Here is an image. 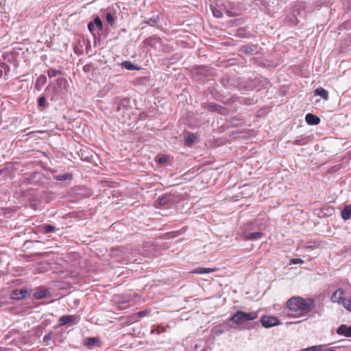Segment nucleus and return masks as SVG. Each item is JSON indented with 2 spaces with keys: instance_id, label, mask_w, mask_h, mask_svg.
Masks as SVG:
<instances>
[{
  "instance_id": "1",
  "label": "nucleus",
  "mask_w": 351,
  "mask_h": 351,
  "mask_svg": "<svg viewBox=\"0 0 351 351\" xmlns=\"http://www.w3.org/2000/svg\"><path fill=\"white\" fill-rule=\"evenodd\" d=\"M287 306L291 311V316L300 317L306 315L314 307L313 300H305L301 297H293L287 302Z\"/></svg>"
},
{
  "instance_id": "2",
  "label": "nucleus",
  "mask_w": 351,
  "mask_h": 351,
  "mask_svg": "<svg viewBox=\"0 0 351 351\" xmlns=\"http://www.w3.org/2000/svg\"><path fill=\"white\" fill-rule=\"evenodd\" d=\"M258 316L257 311H251L246 313L242 311H237L230 318V320L236 324H240L247 321H253Z\"/></svg>"
},
{
  "instance_id": "3",
  "label": "nucleus",
  "mask_w": 351,
  "mask_h": 351,
  "mask_svg": "<svg viewBox=\"0 0 351 351\" xmlns=\"http://www.w3.org/2000/svg\"><path fill=\"white\" fill-rule=\"evenodd\" d=\"M345 291L343 289H337L331 295L330 300L333 303L342 305L343 307L347 302Z\"/></svg>"
},
{
  "instance_id": "4",
  "label": "nucleus",
  "mask_w": 351,
  "mask_h": 351,
  "mask_svg": "<svg viewBox=\"0 0 351 351\" xmlns=\"http://www.w3.org/2000/svg\"><path fill=\"white\" fill-rule=\"evenodd\" d=\"M260 322L265 328H271L280 324L279 319L275 316L263 315L261 317Z\"/></svg>"
},
{
  "instance_id": "5",
  "label": "nucleus",
  "mask_w": 351,
  "mask_h": 351,
  "mask_svg": "<svg viewBox=\"0 0 351 351\" xmlns=\"http://www.w3.org/2000/svg\"><path fill=\"white\" fill-rule=\"evenodd\" d=\"M79 322L78 317L75 315H64L60 318L59 325L64 326L67 324H77Z\"/></svg>"
},
{
  "instance_id": "6",
  "label": "nucleus",
  "mask_w": 351,
  "mask_h": 351,
  "mask_svg": "<svg viewBox=\"0 0 351 351\" xmlns=\"http://www.w3.org/2000/svg\"><path fill=\"white\" fill-rule=\"evenodd\" d=\"M57 88H56V93H62L63 90H66L67 86V80L64 77L58 78L56 80Z\"/></svg>"
},
{
  "instance_id": "7",
  "label": "nucleus",
  "mask_w": 351,
  "mask_h": 351,
  "mask_svg": "<svg viewBox=\"0 0 351 351\" xmlns=\"http://www.w3.org/2000/svg\"><path fill=\"white\" fill-rule=\"evenodd\" d=\"M337 332L346 337H351V326L341 325L338 328Z\"/></svg>"
},
{
  "instance_id": "8",
  "label": "nucleus",
  "mask_w": 351,
  "mask_h": 351,
  "mask_svg": "<svg viewBox=\"0 0 351 351\" xmlns=\"http://www.w3.org/2000/svg\"><path fill=\"white\" fill-rule=\"evenodd\" d=\"M305 119L308 124L313 125H317L320 121L319 117L311 113L306 115Z\"/></svg>"
},
{
  "instance_id": "9",
  "label": "nucleus",
  "mask_w": 351,
  "mask_h": 351,
  "mask_svg": "<svg viewBox=\"0 0 351 351\" xmlns=\"http://www.w3.org/2000/svg\"><path fill=\"white\" fill-rule=\"evenodd\" d=\"M341 217L344 220H348L351 218V205H347L341 211Z\"/></svg>"
},
{
  "instance_id": "10",
  "label": "nucleus",
  "mask_w": 351,
  "mask_h": 351,
  "mask_svg": "<svg viewBox=\"0 0 351 351\" xmlns=\"http://www.w3.org/2000/svg\"><path fill=\"white\" fill-rule=\"evenodd\" d=\"M315 94L322 97L324 99L327 100L328 98V93L323 88H317L315 90Z\"/></svg>"
},
{
  "instance_id": "11",
  "label": "nucleus",
  "mask_w": 351,
  "mask_h": 351,
  "mask_svg": "<svg viewBox=\"0 0 351 351\" xmlns=\"http://www.w3.org/2000/svg\"><path fill=\"white\" fill-rule=\"evenodd\" d=\"M262 237H263V232H253V233H250V234L245 235V239L253 241V240L259 239Z\"/></svg>"
},
{
  "instance_id": "12",
  "label": "nucleus",
  "mask_w": 351,
  "mask_h": 351,
  "mask_svg": "<svg viewBox=\"0 0 351 351\" xmlns=\"http://www.w3.org/2000/svg\"><path fill=\"white\" fill-rule=\"evenodd\" d=\"M216 270H217L216 268H205V267H202V268L195 269L194 270L193 273L198 274H209V273L214 272Z\"/></svg>"
},
{
  "instance_id": "13",
  "label": "nucleus",
  "mask_w": 351,
  "mask_h": 351,
  "mask_svg": "<svg viewBox=\"0 0 351 351\" xmlns=\"http://www.w3.org/2000/svg\"><path fill=\"white\" fill-rule=\"evenodd\" d=\"M47 82V77L45 75H40L36 82L35 87L37 89H40Z\"/></svg>"
},
{
  "instance_id": "14",
  "label": "nucleus",
  "mask_w": 351,
  "mask_h": 351,
  "mask_svg": "<svg viewBox=\"0 0 351 351\" xmlns=\"http://www.w3.org/2000/svg\"><path fill=\"white\" fill-rule=\"evenodd\" d=\"M26 291L25 290H15L12 293V298L14 299H21L25 297Z\"/></svg>"
},
{
  "instance_id": "15",
  "label": "nucleus",
  "mask_w": 351,
  "mask_h": 351,
  "mask_svg": "<svg viewBox=\"0 0 351 351\" xmlns=\"http://www.w3.org/2000/svg\"><path fill=\"white\" fill-rule=\"evenodd\" d=\"M171 200L169 195H165L158 199V204L160 206H166L169 204Z\"/></svg>"
},
{
  "instance_id": "16",
  "label": "nucleus",
  "mask_w": 351,
  "mask_h": 351,
  "mask_svg": "<svg viewBox=\"0 0 351 351\" xmlns=\"http://www.w3.org/2000/svg\"><path fill=\"white\" fill-rule=\"evenodd\" d=\"M121 65L123 67H124L125 69H126L127 70H129V71L138 69V68L136 67L130 61H125V62H122Z\"/></svg>"
},
{
  "instance_id": "17",
  "label": "nucleus",
  "mask_w": 351,
  "mask_h": 351,
  "mask_svg": "<svg viewBox=\"0 0 351 351\" xmlns=\"http://www.w3.org/2000/svg\"><path fill=\"white\" fill-rule=\"evenodd\" d=\"M211 10H212L214 16H215L217 18L222 17L223 12L219 8H218L217 7L212 6Z\"/></svg>"
},
{
  "instance_id": "18",
  "label": "nucleus",
  "mask_w": 351,
  "mask_h": 351,
  "mask_svg": "<svg viewBox=\"0 0 351 351\" xmlns=\"http://www.w3.org/2000/svg\"><path fill=\"white\" fill-rule=\"evenodd\" d=\"M56 179L59 181H65L72 179V175L71 173H66L63 176H57Z\"/></svg>"
},
{
  "instance_id": "19",
  "label": "nucleus",
  "mask_w": 351,
  "mask_h": 351,
  "mask_svg": "<svg viewBox=\"0 0 351 351\" xmlns=\"http://www.w3.org/2000/svg\"><path fill=\"white\" fill-rule=\"evenodd\" d=\"M93 23H94L95 27L96 26L99 30H101L103 25L102 21L99 17H95V19H94V22Z\"/></svg>"
},
{
  "instance_id": "20",
  "label": "nucleus",
  "mask_w": 351,
  "mask_h": 351,
  "mask_svg": "<svg viewBox=\"0 0 351 351\" xmlns=\"http://www.w3.org/2000/svg\"><path fill=\"white\" fill-rule=\"evenodd\" d=\"M195 135L194 134H189L186 140L189 145H191L195 140Z\"/></svg>"
},
{
  "instance_id": "21",
  "label": "nucleus",
  "mask_w": 351,
  "mask_h": 351,
  "mask_svg": "<svg viewBox=\"0 0 351 351\" xmlns=\"http://www.w3.org/2000/svg\"><path fill=\"white\" fill-rule=\"evenodd\" d=\"M59 73V71L55 69H49L47 71V74L49 77H53L56 76Z\"/></svg>"
},
{
  "instance_id": "22",
  "label": "nucleus",
  "mask_w": 351,
  "mask_h": 351,
  "mask_svg": "<svg viewBox=\"0 0 351 351\" xmlns=\"http://www.w3.org/2000/svg\"><path fill=\"white\" fill-rule=\"evenodd\" d=\"M344 308L351 313V295L348 298L347 302L344 306Z\"/></svg>"
},
{
  "instance_id": "23",
  "label": "nucleus",
  "mask_w": 351,
  "mask_h": 351,
  "mask_svg": "<svg viewBox=\"0 0 351 351\" xmlns=\"http://www.w3.org/2000/svg\"><path fill=\"white\" fill-rule=\"evenodd\" d=\"M43 229H44V231L45 233H49V232L53 231L54 227L51 225H45L43 227Z\"/></svg>"
},
{
  "instance_id": "24",
  "label": "nucleus",
  "mask_w": 351,
  "mask_h": 351,
  "mask_svg": "<svg viewBox=\"0 0 351 351\" xmlns=\"http://www.w3.org/2000/svg\"><path fill=\"white\" fill-rule=\"evenodd\" d=\"M148 313H149V312L147 311H140V312L134 314L133 316L134 317H143L147 315Z\"/></svg>"
},
{
  "instance_id": "25",
  "label": "nucleus",
  "mask_w": 351,
  "mask_h": 351,
  "mask_svg": "<svg viewBox=\"0 0 351 351\" xmlns=\"http://www.w3.org/2000/svg\"><path fill=\"white\" fill-rule=\"evenodd\" d=\"M106 21L110 25H112L114 23L113 16L110 13L106 14Z\"/></svg>"
},
{
  "instance_id": "26",
  "label": "nucleus",
  "mask_w": 351,
  "mask_h": 351,
  "mask_svg": "<svg viewBox=\"0 0 351 351\" xmlns=\"http://www.w3.org/2000/svg\"><path fill=\"white\" fill-rule=\"evenodd\" d=\"M99 340L97 338H88L87 339V345L88 346H94L96 342H97Z\"/></svg>"
},
{
  "instance_id": "27",
  "label": "nucleus",
  "mask_w": 351,
  "mask_h": 351,
  "mask_svg": "<svg viewBox=\"0 0 351 351\" xmlns=\"http://www.w3.org/2000/svg\"><path fill=\"white\" fill-rule=\"evenodd\" d=\"M302 351H319V346L308 347L304 349Z\"/></svg>"
},
{
  "instance_id": "28",
  "label": "nucleus",
  "mask_w": 351,
  "mask_h": 351,
  "mask_svg": "<svg viewBox=\"0 0 351 351\" xmlns=\"http://www.w3.org/2000/svg\"><path fill=\"white\" fill-rule=\"evenodd\" d=\"M319 351H335L334 348H328L326 346L319 345Z\"/></svg>"
},
{
  "instance_id": "29",
  "label": "nucleus",
  "mask_w": 351,
  "mask_h": 351,
  "mask_svg": "<svg viewBox=\"0 0 351 351\" xmlns=\"http://www.w3.org/2000/svg\"><path fill=\"white\" fill-rule=\"evenodd\" d=\"M291 264H299V263H303L304 261L301 258H291Z\"/></svg>"
},
{
  "instance_id": "30",
  "label": "nucleus",
  "mask_w": 351,
  "mask_h": 351,
  "mask_svg": "<svg viewBox=\"0 0 351 351\" xmlns=\"http://www.w3.org/2000/svg\"><path fill=\"white\" fill-rule=\"evenodd\" d=\"M38 106L40 107H44L45 104V99L44 97H41L38 99Z\"/></svg>"
},
{
  "instance_id": "31",
  "label": "nucleus",
  "mask_w": 351,
  "mask_h": 351,
  "mask_svg": "<svg viewBox=\"0 0 351 351\" xmlns=\"http://www.w3.org/2000/svg\"><path fill=\"white\" fill-rule=\"evenodd\" d=\"M35 296L37 298H42L43 297L45 296V291H39V292H36L35 293Z\"/></svg>"
},
{
  "instance_id": "32",
  "label": "nucleus",
  "mask_w": 351,
  "mask_h": 351,
  "mask_svg": "<svg viewBox=\"0 0 351 351\" xmlns=\"http://www.w3.org/2000/svg\"><path fill=\"white\" fill-rule=\"evenodd\" d=\"M88 28L91 33H93V32L95 31L94 23L93 22H90L88 25Z\"/></svg>"
},
{
  "instance_id": "33",
  "label": "nucleus",
  "mask_w": 351,
  "mask_h": 351,
  "mask_svg": "<svg viewBox=\"0 0 351 351\" xmlns=\"http://www.w3.org/2000/svg\"><path fill=\"white\" fill-rule=\"evenodd\" d=\"M157 161L160 164H164L167 162V158L165 157H160L157 160Z\"/></svg>"
},
{
  "instance_id": "34",
  "label": "nucleus",
  "mask_w": 351,
  "mask_h": 351,
  "mask_svg": "<svg viewBox=\"0 0 351 351\" xmlns=\"http://www.w3.org/2000/svg\"><path fill=\"white\" fill-rule=\"evenodd\" d=\"M51 339V332L48 333L47 335H45L43 337V340L45 341L50 340Z\"/></svg>"
},
{
  "instance_id": "35",
  "label": "nucleus",
  "mask_w": 351,
  "mask_h": 351,
  "mask_svg": "<svg viewBox=\"0 0 351 351\" xmlns=\"http://www.w3.org/2000/svg\"><path fill=\"white\" fill-rule=\"evenodd\" d=\"M301 141H300V140H295L294 141V144H295V145H304V143H302Z\"/></svg>"
},
{
  "instance_id": "36",
  "label": "nucleus",
  "mask_w": 351,
  "mask_h": 351,
  "mask_svg": "<svg viewBox=\"0 0 351 351\" xmlns=\"http://www.w3.org/2000/svg\"><path fill=\"white\" fill-rule=\"evenodd\" d=\"M226 13L228 14V16H230V15L229 14L230 12L226 11Z\"/></svg>"
}]
</instances>
